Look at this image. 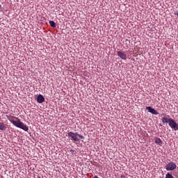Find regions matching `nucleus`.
Wrapping results in <instances>:
<instances>
[{
  "label": "nucleus",
  "instance_id": "obj_1",
  "mask_svg": "<svg viewBox=\"0 0 178 178\" xmlns=\"http://www.w3.org/2000/svg\"><path fill=\"white\" fill-rule=\"evenodd\" d=\"M7 119H8L9 122H10L13 126H15V127L22 129V130H24V131H29V127L20 121V119H19L17 117L10 115L7 116Z\"/></svg>",
  "mask_w": 178,
  "mask_h": 178
},
{
  "label": "nucleus",
  "instance_id": "obj_2",
  "mask_svg": "<svg viewBox=\"0 0 178 178\" xmlns=\"http://www.w3.org/2000/svg\"><path fill=\"white\" fill-rule=\"evenodd\" d=\"M168 124H169L170 127H171V129H173V130H175V131H177L178 124L177 123L176 121H175V120H173L172 118H169Z\"/></svg>",
  "mask_w": 178,
  "mask_h": 178
},
{
  "label": "nucleus",
  "instance_id": "obj_3",
  "mask_svg": "<svg viewBox=\"0 0 178 178\" xmlns=\"http://www.w3.org/2000/svg\"><path fill=\"white\" fill-rule=\"evenodd\" d=\"M67 136L72 141H80L79 134L77 133L68 132Z\"/></svg>",
  "mask_w": 178,
  "mask_h": 178
},
{
  "label": "nucleus",
  "instance_id": "obj_4",
  "mask_svg": "<svg viewBox=\"0 0 178 178\" xmlns=\"http://www.w3.org/2000/svg\"><path fill=\"white\" fill-rule=\"evenodd\" d=\"M177 165L175 163L173 162H170L169 163H168L166 165V170L168 171H170V170H175V169H176Z\"/></svg>",
  "mask_w": 178,
  "mask_h": 178
},
{
  "label": "nucleus",
  "instance_id": "obj_5",
  "mask_svg": "<svg viewBox=\"0 0 178 178\" xmlns=\"http://www.w3.org/2000/svg\"><path fill=\"white\" fill-rule=\"evenodd\" d=\"M146 109L147 111H148V112H149L150 113H152V115H159V113H158L156 110L154 109L151 106H147Z\"/></svg>",
  "mask_w": 178,
  "mask_h": 178
},
{
  "label": "nucleus",
  "instance_id": "obj_6",
  "mask_svg": "<svg viewBox=\"0 0 178 178\" xmlns=\"http://www.w3.org/2000/svg\"><path fill=\"white\" fill-rule=\"evenodd\" d=\"M118 56H119L121 59H123V60H126L127 56L126 54L122 51H118L117 52Z\"/></svg>",
  "mask_w": 178,
  "mask_h": 178
},
{
  "label": "nucleus",
  "instance_id": "obj_7",
  "mask_svg": "<svg viewBox=\"0 0 178 178\" xmlns=\"http://www.w3.org/2000/svg\"><path fill=\"white\" fill-rule=\"evenodd\" d=\"M37 101L38 104H42V102H45V98H44V96H42V95H39L37 97Z\"/></svg>",
  "mask_w": 178,
  "mask_h": 178
},
{
  "label": "nucleus",
  "instance_id": "obj_8",
  "mask_svg": "<svg viewBox=\"0 0 178 178\" xmlns=\"http://www.w3.org/2000/svg\"><path fill=\"white\" fill-rule=\"evenodd\" d=\"M0 130H6V125L3 122H0Z\"/></svg>",
  "mask_w": 178,
  "mask_h": 178
},
{
  "label": "nucleus",
  "instance_id": "obj_9",
  "mask_svg": "<svg viewBox=\"0 0 178 178\" xmlns=\"http://www.w3.org/2000/svg\"><path fill=\"white\" fill-rule=\"evenodd\" d=\"M155 143L157 144V145H161L162 144V140L159 138H156L154 139Z\"/></svg>",
  "mask_w": 178,
  "mask_h": 178
},
{
  "label": "nucleus",
  "instance_id": "obj_10",
  "mask_svg": "<svg viewBox=\"0 0 178 178\" xmlns=\"http://www.w3.org/2000/svg\"><path fill=\"white\" fill-rule=\"evenodd\" d=\"M162 123H169V118H161Z\"/></svg>",
  "mask_w": 178,
  "mask_h": 178
},
{
  "label": "nucleus",
  "instance_id": "obj_11",
  "mask_svg": "<svg viewBox=\"0 0 178 178\" xmlns=\"http://www.w3.org/2000/svg\"><path fill=\"white\" fill-rule=\"evenodd\" d=\"M49 23L51 27H54V28L56 27V23H55V22L49 21Z\"/></svg>",
  "mask_w": 178,
  "mask_h": 178
},
{
  "label": "nucleus",
  "instance_id": "obj_12",
  "mask_svg": "<svg viewBox=\"0 0 178 178\" xmlns=\"http://www.w3.org/2000/svg\"><path fill=\"white\" fill-rule=\"evenodd\" d=\"M165 178H173V175H172V174L168 172V173H167L165 175Z\"/></svg>",
  "mask_w": 178,
  "mask_h": 178
},
{
  "label": "nucleus",
  "instance_id": "obj_13",
  "mask_svg": "<svg viewBox=\"0 0 178 178\" xmlns=\"http://www.w3.org/2000/svg\"><path fill=\"white\" fill-rule=\"evenodd\" d=\"M70 152L72 154V155H76V154H77V152H76V150L74 149H71Z\"/></svg>",
  "mask_w": 178,
  "mask_h": 178
},
{
  "label": "nucleus",
  "instance_id": "obj_14",
  "mask_svg": "<svg viewBox=\"0 0 178 178\" xmlns=\"http://www.w3.org/2000/svg\"><path fill=\"white\" fill-rule=\"evenodd\" d=\"M78 137L81 140H84V136L78 134Z\"/></svg>",
  "mask_w": 178,
  "mask_h": 178
},
{
  "label": "nucleus",
  "instance_id": "obj_15",
  "mask_svg": "<svg viewBox=\"0 0 178 178\" xmlns=\"http://www.w3.org/2000/svg\"><path fill=\"white\" fill-rule=\"evenodd\" d=\"M120 178H126V176H124V175H121Z\"/></svg>",
  "mask_w": 178,
  "mask_h": 178
},
{
  "label": "nucleus",
  "instance_id": "obj_16",
  "mask_svg": "<svg viewBox=\"0 0 178 178\" xmlns=\"http://www.w3.org/2000/svg\"><path fill=\"white\" fill-rule=\"evenodd\" d=\"M0 8H1V5H0Z\"/></svg>",
  "mask_w": 178,
  "mask_h": 178
},
{
  "label": "nucleus",
  "instance_id": "obj_17",
  "mask_svg": "<svg viewBox=\"0 0 178 178\" xmlns=\"http://www.w3.org/2000/svg\"><path fill=\"white\" fill-rule=\"evenodd\" d=\"M177 178H178V177Z\"/></svg>",
  "mask_w": 178,
  "mask_h": 178
}]
</instances>
